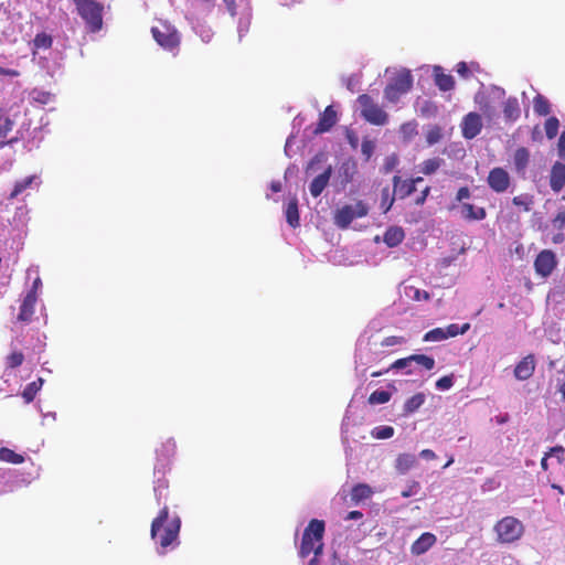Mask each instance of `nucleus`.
Listing matches in <instances>:
<instances>
[{
  "mask_svg": "<svg viewBox=\"0 0 565 565\" xmlns=\"http://www.w3.org/2000/svg\"><path fill=\"white\" fill-rule=\"evenodd\" d=\"M181 529V520L178 515L169 518V508L163 505L158 515L151 522L150 535L161 547V553L178 542Z\"/></svg>",
  "mask_w": 565,
  "mask_h": 565,
  "instance_id": "nucleus-1",
  "label": "nucleus"
},
{
  "mask_svg": "<svg viewBox=\"0 0 565 565\" xmlns=\"http://www.w3.org/2000/svg\"><path fill=\"white\" fill-rule=\"evenodd\" d=\"M391 397H392V394L390 392L376 390L370 394L367 401L371 405H377V404H385V403L390 402Z\"/></svg>",
  "mask_w": 565,
  "mask_h": 565,
  "instance_id": "nucleus-37",
  "label": "nucleus"
},
{
  "mask_svg": "<svg viewBox=\"0 0 565 565\" xmlns=\"http://www.w3.org/2000/svg\"><path fill=\"white\" fill-rule=\"evenodd\" d=\"M455 70L459 76L467 79L471 76L472 70H475V71L479 70V64L472 62L469 66L466 62L461 61V62L457 63Z\"/></svg>",
  "mask_w": 565,
  "mask_h": 565,
  "instance_id": "nucleus-39",
  "label": "nucleus"
},
{
  "mask_svg": "<svg viewBox=\"0 0 565 565\" xmlns=\"http://www.w3.org/2000/svg\"><path fill=\"white\" fill-rule=\"evenodd\" d=\"M536 362L533 354H527L514 367V376L519 381L529 380L535 372Z\"/></svg>",
  "mask_w": 565,
  "mask_h": 565,
  "instance_id": "nucleus-13",
  "label": "nucleus"
},
{
  "mask_svg": "<svg viewBox=\"0 0 565 565\" xmlns=\"http://www.w3.org/2000/svg\"><path fill=\"white\" fill-rule=\"evenodd\" d=\"M413 86V76L409 71L397 73L384 88V97L390 103H396L402 95L411 90Z\"/></svg>",
  "mask_w": 565,
  "mask_h": 565,
  "instance_id": "nucleus-7",
  "label": "nucleus"
},
{
  "mask_svg": "<svg viewBox=\"0 0 565 565\" xmlns=\"http://www.w3.org/2000/svg\"><path fill=\"white\" fill-rule=\"evenodd\" d=\"M471 195L470 190L468 186H461L456 194V200L458 202H462L466 199H469Z\"/></svg>",
  "mask_w": 565,
  "mask_h": 565,
  "instance_id": "nucleus-54",
  "label": "nucleus"
},
{
  "mask_svg": "<svg viewBox=\"0 0 565 565\" xmlns=\"http://www.w3.org/2000/svg\"><path fill=\"white\" fill-rule=\"evenodd\" d=\"M373 494L372 488L366 483H358L351 490V501L355 504L371 498Z\"/></svg>",
  "mask_w": 565,
  "mask_h": 565,
  "instance_id": "nucleus-26",
  "label": "nucleus"
},
{
  "mask_svg": "<svg viewBox=\"0 0 565 565\" xmlns=\"http://www.w3.org/2000/svg\"><path fill=\"white\" fill-rule=\"evenodd\" d=\"M34 180H35V175H30L22 180L17 181L13 186L12 192L8 196V200L12 201L15 198H18V195H20L23 191H25L28 188L31 186V184L33 183Z\"/></svg>",
  "mask_w": 565,
  "mask_h": 565,
  "instance_id": "nucleus-32",
  "label": "nucleus"
},
{
  "mask_svg": "<svg viewBox=\"0 0 565 565\" xmlns=\"http://www.w3.org/2000/svg\"><path fill=\"white\" fill-rule=\"evenodd\" d=\"M420 490V484L418 481H412L405 490L401 492L403 498H409L416 495Z\"/></svg>",
  "mask_w": 565,
  "mask_h": 565,
  "instance_id": "nucleus-51",
  "label": "nucleus"
},
{
  "mask_svg": "<svg viewBox=\"0 0 565 565\" xmlns=\"http://www.w3.org/2000/svg\"><path fill=\"white\" fill-rule=\"evenodd\" d=\"M430 190H431V189H430V186H426V188L420 192V194L416 198V200H415V204H416V205H423V204L426 202V200H427V198H428V195H429V193H430Z\"/></svg>",
  "mask_w": 565,
  "mask_h": 565,
  "instance_id": "nucleus-56",
  "label": "nucleus"
},
{
  "mask_svg": "<svg viewBox=\"0 0 565 565\" xmlns=\"http://www.w3.org/2000/svg\"><path fill=\"white\" fill-rule=\"evenodd\" d=\"M454 385L452 375H445L436 382V388L440 391L449 390Z\"/></svg>",
  "mask_w": 565,
  "mask_h": 565,
  "instance_id": "nucleus-50",
  "label": "nucleus"
},
{
  "mask_svg": "<svg viewBox=\"0 0 565 565\" xmlns=\"http://www.w3.org/2000/svg\"><path fill=\"white\" fill-rule=\"evenodd\" d=\"M23 361H24V354L19 350H13L6 358V365L8 369H17L20 365H22Z\"/></svg>",
  "mask_w": 565,
  "mask_h": 565,
  "instance_id": "nucleus-38",
  "label": "nucleus"
},
{
  "mask_svg": "<svg viewBox=\"0 0 565 565\" xmlns=\"http://www.w3.org/2000/svg\"><path fill=\"white\" fill-rule=\"evenodd\" d=\"M553 452H559L561 455H563L564 448L562 446H554V447L550 448V450L547 452H545V455L543 456V458L541 460V467L544 471H547V469H548L547 460L550 457H552Z\"/></svg>",
  "mask_w": 565,
  "mask_h": 565,
  "instance_id": "nucleus-48",
  "label": "nucleus"
},
{
  "mask_svg": "<svg viewBox=\"0 0 565 565\" xmlns=\"http://www.w3.org/2000/svg\"><path fill=\"white\" fill-rule=\"evenodd\" d=\"M403 342H404V339L402 337L392 335V337L385 338L383 341V344L384 345H395V344H401Z\"/></svg>",
  "mask_w": 565,
  "mask_h": 565,
  "instance_id": "nucleus-57",
  "label": "nucleus"
},
{
  "mask_svg": "<svg viewBox=\"0 0 565 565\" xmlns=\"http://www.w3.org/2000/svg\"><path fill=\"white\" fill-rule=\"evenodd\" d=\"M557 260L551 249L540 252L534 260V269L541 277H548L556 268Z\"/></svg>",
  "mask_w": 565,
  "mask_h": 565,
  "instance_id": "nucleus-10",
  "label": "nucleus"
},
{
  "mask_svg": "<svg viewBox=\"0 0 565 565\" xmlns=\"http://www.w3.org/2000/svg\"><path fill=\"white\" fill-rule=\"evenodd\" d=\"M447 339V334L444 328H435L424 335V341L426 342H438Z\"/></svg>",
  "mask_w": 565,
  "mask_h": 565,
  "instance_id": "nucleus-41",
  "label": "nucleus"
},
{
  "mask_svg": "<svg viewBox=\"0 0 565 565\" xmlns=\"http://www.w3.org/2000/svg\"><path fill=\"white\" fill-rule=\"evenodd\" d=\"M482 127V117L476 111L468 113L463 116L460 124L462 137L468 140L476 138L481 132Z\"/></svg>",
  "mask_w": 565,
  "mask_h": 565,
  "instance_id": "nucleus-9",
  "label": "nucleus"
},
{
  "mask_svg": "<svg viewBox=\"0 0 565 565\" xmlns=\"http://www.w3.org/2000/svg\"><path fill=\"white\" fill-rule=\"evenodd\" d=\"M530 162V151L525 147H520L514 151L513 163L518 173L524 174Z\"/></svg>",
  "mask_w": 565,
  "mask_h": 565,
  "instance_id": "nucleus-22",
  "label": "nucleus"
},
{
  "mask_svg": "<svg viewBox=\"0 0 565 565\" xmlns=\"http://www.w3.org/2000/svg\"><path fill=\"white\" fill-rule=\"evenodd\" d=\"M41 287H42V280L40 277H36L33 280L32 286L28 292H34V297H38V294H39V290L41 289Z\"/></svg>",
  "mask_w": 565,
  "mask_h": 565,
  "instance_id": "nucleus-58",
  "label": "nucleus"
},
{
  "mask_svg": "<svg viewBox=\"0 0 565 565\" xmlns=\"http://www.w3.org/2000/svg\"><path fill=\"white\" fill-rule=\"evenodd\" d=\"M363 518V513L361 511H358V510H353V511H350L348 513V515L345 516V520L349 521V520H360Z\"/></svg>",
  "mask_w": 565,
  "mask_h": 565,
  "instance_id": "nucleus-62",
  "label": "nucleus"
},
{
  "mask_svg": "<svg viewBox=\"0 0 565 565\" xmlns=\"http://www.w3.org/2000/svg\"><path fill=\"white\" fill-rule=\"evenodd\" d=\"M286 221L292 227L296 228L300 225V217L298 211V200L297 198H292L289 200L286 206Z\"/></svg>",
  "mask_w": 565,
  "mask_h": 565,
  "instance_id": "nucleus-25",
  "label": "nucleus"
},
{
  "mask_svg": "<svg viewBox=\"0 0 565 565\" xmlns=\"http://www.w3.org/2000/svg\"><path fill=\"white\" fill-rule=\"evenodd\" d=\"M417 122L415 120H411L404 122L399 127V135L404 142H409L417 134Z\"/></svg>",
  "mask_w": 565,
  "mask_h": 565,
  "instance_id": "nucleus-30",
  "label": "nucleus"
},
{
  "mask_svg": "<svg viewBox=\"0 0 565 565\" xmlns=\"http://www.w3.org/2000/svg\"><path fill=\"white\" fill-rule=\"evenodd\" d=\"M73 2L87 29L93 33L98 32L103 28L104 6L95 0H73Z\"/></svg>",
  "mask_w": 565,
  "mask_h": 565,
  "instance_id": "nucleus-3",
  "label": "nucleus"
},
{
  "mask_svg": "<svg viewBox=\"0 0 565 565\" xmlns=\"http://www.w3.org/2000/svg\"><path fill=\"white\" fill-rule=\"evenodd\" d=\"M151 33L156 42L168 51H175L180 44V36L178 31L167 23H160V25L152 26Z\"/></svg>",
  "mask_w": 565,
  "mask_h": 565,
  "instance_id": "nucleus-8",
  "label": "nucleus"
},
{
  "mask_svg": "<svg viewBox=\"0 0 565 565\" xmlns=\"http://www.w3.org/2000/svg\"><path fill=\"white\" fill-rule=\"evenodd\" d=\"M426 396L424 393H416L404 403V414L415 413L424 403Z\"/></svg>",
  "mask_w": 565,
  "mask_h": 565,
  "instance_id": "nucleus-29",
  "label": "nucleus"
},
{
  "mask_svg": "<svg viewBox=\"0 0 565 565\" xmlns=\"http://www.w3.org/2000/svg\"><path fill=\"white\" fill-rule=\"evenodd\" d=\"M436 542L437 537L435 534L425 532L412 544L411 553L413 555L419 556L433 547Z\"/></svg>",
  "mask_w": 565,
  "mask_h": 565,
  "instance_id": "nucleus-16",
  "label": "nucleus"
},
{
  "mask_svg": "<svg viewBox=\"0 0 565 565\" xmlns=\"http://www.w3.org/2000/svg\"><path fill=\"white\" fill-rule=\"evenodd\" d=\"M443 137V129L438 125H430L427 127L426 141L429 146L438 143Z\"/></svg>",
  "mask_w": 565,
  "mask_h": 565,
  "instance_id": "nucleus-35",
  "label": "nucleus"
},
{
  "mask_svg": "<svg viewBox=\"0 0 565 565\" xmlns=\"http://www.w3.org/2000/svg\"><path fill=\"white\" fill-rule=\"evenodd\" d=\"M52 43V36L44 32L38 33L33 40V44L36 49H50Z\"/></svg>",
  "mask_w": 565,
  "mask_h": 565,
  "instance_id": "nucleus-44",
  "label": "nucleus"
},
{
  "mask_svg": "<svg viewBox=\"0 0 565 565\" xmlns=\"http://www.w3.org/2000/svg\"><path fill=\"white\" fill-rule=\"evenodd\" d=\"M397 163H398V158L396 154H391V156L386 157L383 168H382L383 172L390 173L393 169H395Z\"/></svg>",
  "mask_w": 565,
  "mask_h": 565,
  "instance_id": "nucleus-52",
  "label": "nucleus"
},
{
  "mask_svg": "<svg viewBox=\"0 0 565 565\" xmlns=\"http://www.w3.org/2000/svg\"><path fill=\"white\" fill-rule=\"evenodd\" d=\"M340 174L343 178V183L347 184L353 180L355 174V164L354 163H343L340 169Z\"/></svg>",
  "mask_w": 565,
  "mask_h": 565,
  "instance_id": "nucleus-45",
  "label": "nucleus"
},
{
  "mask_svg": "<svg viewBox=\"0 0 565 565\" xmlns=\"http://www.w3.org/2000/svg\"><path fill=\"white\" fill-rule=\"evenodd\" d=\"M44 383V380L42 377H39L38 380L29 383L24 390L22 391V397L26 404L34 401L36 394L42 388Z\"/></svg>",
  "mask_w": 565,
  "mask_h": 565,
  "instance_id": "nucleus-28",
  "label": "nucleus"
},
{
  "mask_svg": "<svg viewBox=\"0 0 565 565\" xmlns=\"http://www.w3.org/2000/svg\"><path fill=\"white\" fill-rule=\"evenodd\" d=\"M326 523L322 520L312 519L306 526L301 543L299 547V556L301 558L308 557L311 553L319 556L323 552V535Z\"/></svg>",
  "mask_w": 565,
  "mask_h": 565,
  "instance_id": "nucleus-2",
  "label": "nucleus"
},
{
  "mask_svg": "<svg viewBox=\"0 0 565 565\" xmlns=\"http://www.w3.org/2000/svg\"><path fill=\"white\" fill-rule=\"evenodd\" d=\"M412 365H413V361L409 355V356L396 360L394 363L391 364L390 369H395V370L407 369L406 374H412L413 373V370L411 369Z\"/></svg>",
  "mask_w": 565,
  "mask_h": 565,
  "instance_id": "nucleus-46",
  "label": "nucleus"
},
{
  "mask_svg": "<svg viewBox=\"0 0 565 565\" xmlns=\"http://www.w3.org/2000/svg\"><path fill=\"white\" fill-rule=\"evenodd\" d=\"M460 214L467 221H481L487 216L484 207L475 206L470 203H462Z\"/></svg>",
  "mask_w": 565,
  "mask_h": 565,
  "instance_id": "nucleus-21",
  "label": "nucleus"
},
{
  "mask_svg": "<svg viewBox=\"0 0 565 565\" xmlns=\"http://www.w3.org/2000/svg\"><path fill=\"white\" fill-rule=\"evenodd\" d=\"M469 329H470L469 323H463L462 326H459L457 323H451L447 328H445V332H446L447 339H448V338L457 337L459 334H465Z\"/></svg>",
  "mask_w": 565,
  "mask_h": 565,
  "instance_id": "nucleus-42",
  "label": "nucleus"
},
{
  "mask_svg": "<svg viewBox=\"0 0 565 565\" xmlns=\"http://www.w3.org/2000/svg\"><path fill=\"white\" fill-rule=\"evenodd\" d=\"M493 530L497 541L501 544H511L519 541L524 534L523 523L514 516H504L499 520Z\"/></svg>",
  "mask_w": 565,
  "mask_h": 565,
  "instance_id": "nucleus-4",
  "label": "nucleus"
},
{
  "mask_svg": "<svg viewBox=\"0 0 565 565\" xmlns=\"http://www.w3.org/2000/svg\"><path fill=\"white\" fill-rule=\"evenodd\" d=\"M415 463H416V457L414 455L401 454L396 458L395 468L399 473L404 475L409 469H412L415 466Z\"/></svg>",
  "mask_w": 565,
  "mask_h": 565,
  "instance_id": "nucleus-27",
  "label": "nucleus"
},
{
  "mask_svg": "<svg viewBox=\"0 0 565 565\" xmlns=\"http://www.w3.org/2000/svg\"><path fill=\"white\" fill-rule=\"evenodd\" d=\"M545 134L548 139H553L556 137L559 128V121L556 117H550L546 119L545 125Z\"/></svg>",
  "mask_w": 565,
  "mask_h": 565,
  "instance_id": "nucleus-40",
  "label": "nucleus"
},
{
  "mask_svg": "<svg viewBox=\"0 0 565 565\" xmlns=\"http://www.w3.org/2000/svg\"><path fill=\"white\" fill-rule=\"evenodd\" d=\"M444 159L435 157L424 160L420 164V172L425 175H430L435 173L443 164Z\"/></svg>",
  "mask_w": 565,
  "mask_h": 565,
  "instance_id": "nucleus-31",
  "label": "nucleus"
},
{
  "mask_svg": "<svg viewBox=\"0 0 565 565\" xmlns=\"http://www.w3.org/2000/svg\"><path fill=\"white\" fill-rule=\"evenodd\" d=\"M394 435L392 426H380L373 430V436L377 439H388Z\"/></svg>",
  "mask_w": 565,
  "mask_h": 565,
  "instance_id": "nucleus-47",
  "label": "nucleus"
},
{
  "mask_svg": "<svg viewBox=\"0 0 565 565\" xmlns=\"http://www.w3.org/2000/svg\"><path fill=\"white\" fill-rule=\"evenodd\" d=\"M0 460L4 462H10L14 465H20L24 461V457L20 454H17L10 448L1 447L0 448Z\"/></svg>",
  "mask_w": 565,
  "mask_h": 565,
  "instance_id": "nucleus-34",
  "label": "nucleus"
},
{
  "mask_svg": "<svg viewBox=\"0 0 565 565\" xmlns=\"http://www.w3.org/2000/svg\"><path fill=\"white\" fill-rule=\"evenodd\" d=\"M488 185L497 193L505 192L510 184L511 179L509 173L503 168H493L488 174Z\"/></svg>",
  "mask_w": 565,
  "mask_h": 565,
  "instance_id": "nucleus-11",
  "label": "nucleus"
},
{
  "mask_svg": "<svg viewBox=\"0 0 565 565\" xmlns=\"http://www.w3.org/2000/svg\"><path fill=\"white\" fill-rule=\"evenodd\" d=\"M225 6H226V9L227 11L231 13V15H235L236 14V2L235 0H223Z\"/></svg>",
  "mask_w": 565,
  "mask_h": 565,
  "instance_id": "nucleus-61",
  "label": "nucleus"
},
{
  "mask_svg": "<svg viewBox=\"0 0 565 565\" xmlns=\"http://www.w3.org/2000/svg\"><path fill=\"white\" fill-rule=\"evenodd\" d=\"M404 237L405 234L402 227L392 226L384 233L383 241L388 247H396L403 242Z\"/></svg>",
  "mask_w": 565,
  "mask_h": 565,
  "instance_id": "nucleus-24",
  "label": "nucleus"
},
{
  "mask_svg": "<svg viewBox=\"0 0 565 565\" xmlns=\"http://www.w3.org/2000/svg\"><path fill=\"white\" fill-rule=\"evenodd\" d=\"M512 203L516 206H522L524 211H530L531 200L525 195L514 196Z\"/></svg>",
  "mask_w": 565,
  "mask_h": 565,
  "instance_id": "nucleus-53",
  "label": "nucleus"
},
{
  "mask_svg": "<svg viewBox=\"0 0 565 565\" xmlns=\"http://www.w3.org/2000/svg\"><path fill=\"white\" fill-rule=\"evenodd\" d=\"M550 185L554 192H559L565 185V164L555 162L551 170Z\"/></svg>",
  "mask_w": 565,
  "mask_h": 565,
  "instance_id": "nucleus-18",
  "label": "nucleus"
},
{
  "mask_svg": "<svg viewBox=\"0 0 565 565\" xmlns=\"http://www.w3.org/2000/svg\"><path fill=\"white\" fill-rule=\"evenodd\" d=\"M375 150V143L373 140L363 139L361 145V151L366 160H369Z\"/></svg>",
  "mask_w": 565,
  "mask_h": 565,
  "instance_id": "nucleus-49",
  "label": "nucleus"
},
{
  "mask_svg": "<svg viewBox=\"0 0 565 565\" xmlns=\"http://www.w3.org/2000/svg\"><path fill=\"white\" fill-rule=\"evenodd\" d=\"M361 117L374 126H384L388 122L387 113L367 94L358 97Z\"/></svg>",
  "mask_w": 565,
  "mask_h": 565,
  "instance_id": "nucleus-5",
  "label": "nucleus"
},
{
  "mask_svg": "<svg viewBox=\"0 0 565 565\" xmlns=\"http://www.w3.org/2000/svg\"><path fill=\"white\" fill-rule=\"evenodd\" d=\"M434 78L437 87L443 92L454 89L455 79L450 74H445L441 66L434 67Z\"/></svg>",
  "mask_w": 565,
  "mask_h": 565,
  "instance_id": "nucleus-19",
  "label": "nucleus"
},
{
  "mask_svg": "<svg viewBox=\"0 0 565 565\" xmlns=\"http://www.w3.org/2000/svg\"><path fill=\"white\" fill-rule=\"evenodd\" d=\"M332 174V168L329 166L322 173L317 175L310 183L309 190L313 198H318L327 188Z\"/></svg>",
  "mask_w": 565,
  "mask_h": 565,
  "instance_id": "nucleus-17",
  "label": "nucleus"
},
{
  "mask_svg": "<svg viewBox=\"0 0 565 565\" xmlns=\"http://www.w3.org/2000/svg\"><path fill=\"white\" fill-rule=\"evenodd\" d=\"M411 359L413 364H416L424 370L430 371L435 367V360L426 354H412Z\"/></svg>",
  "mask_w": 565,
  "mask_h": 565,
  "instance_id": "nucleus-36",
  "label": "nucleus"
},
{
  "mask_svg": "<svg viewBox=\"0 0 565 565\" xmlns=\"http://www.w3.org/2000/svg\"><path fill=\"white\" fill-rule=\"evenodd\" d=\"M557 152L562 159H565V131H563L558 138Z\"/></svg>",
  "mask_w": 565,
  "mask_h": 565,
  "instance_id": "nucleus-55",
  "label": "nucleus"
},
{
  "mask_svg": "<svg viewBox=\"0 0 565 565\" xmlns=\"http://www.w3.org/2000/svg\"><path fill=\"white\" fill-rule=\"evenodd\" d=\"M533 109L539 116H547L551 113L550 102L539 94L533 99Z\"/></svg>",
  "mask_w": 565,
  "mask_h": 565,
  "instance_id": "nucleus-33",
  "label": "nucleus"
},
{
  "mask_svg": "<svg viewBox=\"0 0 565 565\" xmlns=\"http://www.w3.org/2000/svg\"><path fill=\"white\" fill-rule=\"evenodd\" d=\"M503 115L507 121H515L521 115V108L518 98L509 97L503 105Z\"/></svg>",
  "mask_w": 565,
  "mask_h": 565,
  "instance_id": "nucleus-23",
  "label": "nucleus"
},
{
  "mask_svg": "<svg viewBox=\"0 0 565 565\" xmlns=\"http://www.w3.org/2000/svg\"><path fill=\"white\" fill-rule=\"evenodd\" d=\"M338 121L337 111L333 107L327 106L326 109L320 114L319 121L315 128V134H323L329 131Z\"/></svg>",
  "mask_w": 565,
  "mask_h": 565,
  "instance_id": "nucleus-15",
  "label": "nucleus"
},
{
  "mask_svg": "<svg viewBox=\"0 0 565 565\" xmlns=\"http://www.w3.org/2000/svg\"><path fill=\"white\" fill-rule=\"evenodd\" d=\"M38 297H34V292H26L21 305L20 311L17 317L18 321L29 323L34 315L35 305Z\"/></svg>",
  "mask_w": 565,
  "mask_h": 565,
  "instance_id": "nucleus-14",
  "label": "nucleus"
},
{
  "mask_svg": "<svg viewBox=\"0 0 565 565\" xmlns=\"http://www.w3.org/2000/svg\"><path fill=\"white\" fill-rule=\"evenodd\" d=\"M177 445L172 438H168L162 441L161 445L156 449L157 459L162 465L168 462L175 454Z\"/></svg>",
  "mask_w": 565,
  "mask_h": 565,
  "instance_id": "nucleus-20",
  "label": "nucleus"
},
{
  "mask_svg": "<svg viewBox=\"0 0 565 565\" xmlns=\"http://www.w3.org/2000/svg\"><path fill=\"white\" fill-rule=\"evenodd\" d=\"M415 298H416L417 300H420L422 298H423L424 300H428V299H429V294H428L427 291H425V290H424L423 292H420L419 290H416V292H415Z\"/></svg>",
  "mask_w": 565,
  "mask_h": 565,
  "instance_id": "nucleus-64",
  "label": "nucleus"
},
{
  "mask_svg": "<svg viewBox=\"0 0 565 565\" xmlns=\"http://www.w3.org/2000/svg\"><path fill=\"white\" fill-rule=\"evenodd\" d=\"M20 72L12 68H4L0 66V76L18 77Z\"/></svg>",
  "mask_w": 565,
  "mask_h": 565,
  "instance_id": "nucleus-59",
  "label": "nucleus"
},
{
  "mask_svg": "<svg viewBox=\"0 0 565 565\" xmlns=\"http://www.w3.org/2000/svg\"><path fill=\"white\" fill-rule=\"evenodd\" d=\"M395 198L396 195H394V193L392 195L390 194L388 188H384L382 190L381 207L383 210V213H387L391 210V207L394 204Z\"/></svg>",
  "mask_w": 565,
  "mask_h": 565,
  "instance_id": "nucleus-43",
  "label": "nucleus"
},
{
  "mask_svg": "<svg viewBox=\"0 0 565 565\" xmlns=\"http://www.w3.org/2000/svg\"><path fill=\"white\" fill-rule=\"evenodd\" d=\"M555 226L563 227L565 224V212H559L553 220Z\"/></svg>",
  "mask_w": 565,
  "mask_h": 565,
  "instance_id": "nucleus-60",
  "label": "nucleus"
},
{
  "mask_svg": "<svg viewBox=\"0 0 565 565\" xmlns=\"http://www.w3.org/2000/svg\"><path fill=\"white\" fill-rule=\"evenodd\" d=\"M393 192L398 199L409 196L416 190V184L423 181L422 177L403 180L399 175L393 177Z\"/></svg>",
  "mask_w": 565,
  "mask_h": 565,
  "instance_id": "nucleus-12",
  "label": "nucleus"
},
{
  "mask_svg": "<svg viewBox=\"0 0 565 565\" xmlns=\"http://www.w3.org/2000/svg\"><path fill=\"white\" fill-rule=\"evenodd\" d=\"M420 457L426 460H434L436 458V454L430 449H424L420 451Z\"/></svg>",
  "mask_w": 565,
  "mask_h": 565,
  "instance_id": "nucleus-63",
  "label": "nucleus"
},
{
  "mask_svg": "<svg viewBox=\"0 0 565 565\" xmlns=\"http://www.w3.org/2000/svg\"><path fill=\"white\" fill-rule=\"evenodd\" d=\"M369 206L365 202L359 200L354 205L345 204L334 212L333 222L339 228H348L355 218L366 216Z\"/></svg>",
  "mask_w": 565,
  "mask_h": 565,
  "instance_id": "nucleus-6",
  "label": "nucleus"
}]
</instances>
